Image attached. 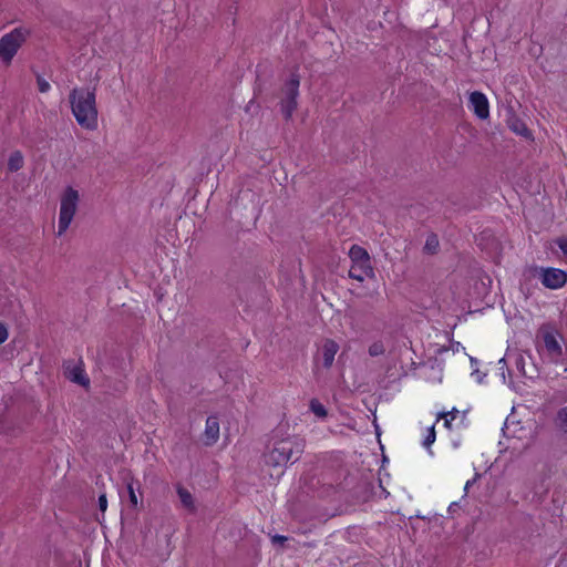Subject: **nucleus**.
<instances>
[{
    "instance_id": "obj_1",
    "label": "nucleus",
    "mask_w": 567,
    "mask_h": 567,
    "mask_svg": "<svg viewBox=\"0 0 567 567\" xmlns=\"http://www.w3.org/2000/svg\"><path fill=\"white\" fill-rule=\"evenodd\" d=\"M72 113L78 124L85 130L97 127L95 89L92 91L74 87L69 95Z\"/></svg>"
},
{
    "instance_id": "obj_2",
    "label": "nucleus",
    "mask_w": 567,
    "mask_h": 567,
    "mask_svg": "<svg viewBox=\"0 0 567 567\" xmlns=\"http://www.w3.org/2000/svg\"><path fill=\"white\" fill-rule=\"evenodd\" d=\"M305 450V441L298 436H287L272 443L265 454V463L272 467H285L297 462Z\"/></svg>"
},
{
    "instance_id": "obj_3",
    "label": "nucleus",
    "mask_w": 567,
    "mask_h": 567,
    "mask_svg": "<svg viewBox=\"0 0 567 567\" xmlns=\"http://www.w3.org/2000/svg\"><path fill=\"white\" fill-rule=\"evenodd\" d=\"M349 257L352 261L349 270L350 278L362 282L365 277L373 275V268L367 249L359 245H352L349 250Z\"/></svg>"
},
{
    "instance_id": "obj_4",
    "label": "nucleus",
    "mask_w": 567,
    "mask_h": 567,
    "mask_svg": "<svg viewBox=\"0 0 567 567\" xmlns=\"http://www.w3.org/2000/svg\"><path fill=\"white\" fill-rule=\"evenodd\" d=\"M79 202V193L72 187H68L61 198L59 216V236H61L70 226Z\"/></svg>"
},
{
    "instance_id": "obj_5",
    "label": "nucleus",
    "mask_w": 567,
    "mask_h": 567,
    "mask_svg": "<svg viewBox=\"0 0 567 567\" xmlns=\"http://www.w3.org/2000/svg\"><path fill=\"white\" fill-rule=\"evenodd\" d=\"M27 31L16 28L10 33L0 39V58L4 62H10L18 52L21 44L25 41Z\"/></svg>"
},
{
    "instance_id": "obj_6",
    "label": "nucleus",
    "mask_w": 567,
    "mask_h": 567,
    "mask_svg": "<svg viewBox=\"0 0 567 567\" xmlns=\"http://www.w3.org/2000/svg\"><path fill=\"white\" fill-rule=\"evenodd\" d=\"M539 336L543 340V347L539 351L544 352L553 363H559L563 357V348L559 343V333L549 328H542Z\"/></svg>"
},
{
    "instance_id": "obj_7",
    "label": "nucleus",
    "mask_w": 567,
    "mask_h": 567,
    "mask_svg": "<svg viewBox=\"0 0 567 567\" xmlns=\"http://www.w3.org/2000/svg\"><path fill=\"white\" fill-rule=\"evenodd\" d=\"M542 284L548 289H559L567 282V272L558 268L542 269Z\"/></svg>"
},
{
    "instance_id": "obj_8",
    "label": "nucleus",
    "mask_w": 567,
    "mask_h": 567,
    "mask_svg": "<svg viewBox=\"0 0 567 567\" xmlns=\"http://www.w3.org/2000/svg\"><path fill=\"white\" fill-rule=\"evenodd\" d=\"M468 106L481 120H486L489 116L488 100L485 94L480 91H474L470 94Z\"/></svg>"
},
{
    "instance_id": "obj_9",
    "label": "nucleus",
    "mask_w": 567,
    "mask_h": 567,
    "mask_svg": "<svg viewBox=\"0 0 567 567\" xmlns=\"http://www.w3.org/2000/svg\"><path fill=\"white\" fill-rule=\"evenodd\" d=\"M64 375L66 379H69L73 383H76L84 388H89V385H90V379L87 378V375L84 372L82 362H79V363H74L72 361L65 362L64 363Z\"/></svg>"
},
{
    "instance_id": "obj_10",
    "label": "nucleus",
    "mask_w": 567,
    "mask_h": 567,
    "mask_svg": "<svg viewBox=\"0 0 567 567\" xmlns=\"http://www.w3.org/2000/svg\"><path fill=\"white\" fill-rule=\"evenodd\" d=\"M508 128L525 138H532V132L526 124L518 118L514 113H509L506 120Z\"/></svg>"
},
{
    "instance_id": "obj_11",
    "label": "nucleus",
    "mask_w": 567,
    "mask_h": 567,
    "mask_svg": "<svg viewBox=\"0 0 567 567\" xmlns=\"http://www.w3.org/2000/svg\"><path fill=\"white\" fill-rule=\"evenodd\" d=\"M300 76L297 72H292L290 79L286 82L284 87L285 100L297 101L299 95Z\"/></svg>"
},
{
    "instance_id": "obj_12",
    "label": "nucleus",
    "mask_w": 567,
    "mask_h": 567,
    "mask_svg": "<svg viewBox=\"0 0 567 567\" xmlns=\"http://www.w3.org/2000/svg\"><path fill=\"white\" fill-rule=\"evenodd\" d=\"M204 435L206 445H213L217 442L219 437V423L216 416L207 417Z\"/></svg>"
},
{
    "instance_id": "obj_13",
    "label": "nucleus",
    "mask_w": 567,
    "mask_h": 567,
    "mask_svg": "<svg viewBox=\"0 0 567 567\" xmlns=\"http://www.w3.org/2000/svg\"><path fill=\"white\" fill-rule=\"evenodd\" d=\"M339 350V346L333 340H326L322 347V358L324 368H330L333 363L334 355Z\"/></svg>"
},
{
    "instance_id": "obj_14",
    "label": "nucleus",
    "mask_w": 567,
    "mask_h": 567,
    "mask_svg": "<svg viewBox=\"0 0 567 567\" xmlns=\"http://www.w3.org/2000/svg\"><path fill=\"white\" fill-rule=\"evenodd\" d=\"M24 159L20 151H14L10 154L8 159V169L11 173L18 172L23 167Z\"/></svg>"
},
{
    "instance_id": "obj_15",
    "label": "nucleus",
    "mask_w": 567,
    "mask_h": 567,
    "mask_svg": "<svg viewBox=\"0 0 567 567\" xmlns=\"http://www.w3.org/2000/svg\"><path fill=\"white\" fill-rule=\"evenodd\" d=\"M440 241L436 234L432 233L427 236L423 251L427 255H435L439 251Z\"/></svg>"
},
{
    "instance_id": "obj_16",
    "label": "nucleus",
    "mask_w": 567,
    "mask_h": 567,
    "mask_svg": "<svg viewBox=\"0 0 567 567\" xmlns=\"http://www.w3.org/2000/svg\"><path fill=\"white\" fill-rule=\"evenodd\" d=\"M177 494L185 508L189 511L195 509L193 495L186 488L178 486Z\"/></svg>"
},
{
    "instance_id": "obj_17",
    "label": "nucleus",
    "mask_w": 567,
    "mask_h": 567,
    "mask_svg": "<svg viewBox=\"0 0 567 567\" xmlns=\"http://www.w3.org/2000/svg\"><path fill=\"white\" fill-rule=\"evenodd\" d=\"M281 112L286 120L291 118L293 111L297 109V101H290L282 99L280 102Z\"/></svg>"
},
{
    "instance_id": "obj_18",
    "label": "nucleus",
    "mask_w": 567,
    "mask_h": 567,
    "mask_svg": "<svg viewBox=\"0 0 567 567\" xmlns=\"http://www.w3.org/2000/svg\"><path fill=\"white\" fill-rule=\"evenodd\" d=\"M310 410L320 419L326 417L328 414L326 408L323 406V404L320 403L318 399H312L310 401Z\"/></svg>"
},
{
    "instance_id": "obj_19",
    "label": "nucleus",
    "mask_w": 567,
    "mask_h": 567,
    "mask_svg": "<svg viewBox=\"0 0 567 567\" xmlns=\"http://www.w3.org/2000/svg\"><path fill=\"white\" fill-rule=\"evenodd\" d=\"M385 352V347L382 341H375L369 347V354L371 357H379Z\"/></svg>"
},
{
    "instance_id": "obj_20",
    "label": "nucleus",
    "mask_w": 567,
    "mask_h": 567,
    "mask_svg": "<svg viewBox=\"0 0 567 567\" xmlns=\"http://www.w3.org/2000/svg\"><path fill=\"white\" fill-rule=\"evenodd\" d=\"M126 487H127V492H128L130 503L134 508H136L138 505V501H137V496L135 494L133 480L131 482H127Z\"/></svg>"
},
{
    "instance_id": "obj_21",
    "label": "nucleus",
    "mask_w": 567,
    "mask_h": 567,
    "mask_svg": "<svg viewBox=\"0 0 567 567\" xmlns=\"http://www.w3.org/2000/svg\"><path fill=\"white\" fill-rule=\"evenodd\" d=\"M557 420L559 422V426L564 432H567V406L559 410Z\"/></svg>"
},
{
    "instance_id": "obj_22",
    "label": "nucleus",
    "mask_w": 567,
    "mask_h": 567,
    "mask_svg": "<svg viewBox=\"0 0 567 567\" xmlns=\"http://www.w3.org/2000/svg\"><path fill=\"white\" fill-rule=\"evenodd\" d=\"M515 364H516V369L518 370V372L526 377L527 373L525 371V359L522 354H517L516 358H515Z\"/></svg>"
},
{
    "instance_id": "obj_23",
    "label": "nucleus",
    "mask_w": 567,
    "mask_h": 567,
    "mask_svg": "<svg viewBox=\"0 0 567 567\" xmlns=\"http://www.w3.org/2000/svg\"><path fill=\"white\" fill-rule=\"evenodd\" d=\"M38 89L41 93H47L50 90V83L44 80L41 75H37Z\"/></svg>"
},
{
    "instance_id": "obj_24",
    "label": "nucleus",
    "mask_w": 567,
    "mask_h": 567,
    "mask_svg": "<svg viewBox=\"0 0 567 567\" xmlns=\"http://www.w3.org/2000/svg\"><path fill=\"white\" fill-rule=\"evenodd\" d=\"M435 441L434 425L429 429V433L423 441L424 446H430Z\"/></svg>"
},
{
    "instance_id": "obj_25",
    "label": "nucleus",
    "mask_w": 567,
    "mask_h": 567,
    "mask_svg": "<svg viewBox=\"0 0 567 567\" xmlns=\"http://www.w3.org/2000/svg\"><path fill=\"white\" fill-rule=\"evenodd\" d=\"M557 246L563 251L565 256H567V238L566 237H559L556 240Z\"/></svg>"
},
{
    "instance_id": "obj_26",
    "label": "nucleus",
    "mask_w": 567,
    "mask_h": 567,
    "mask_svg": "<svg viewBox=\"0 0 567 567\" xmlns=\"http://www.w3.org/2000/svg\"><path fill=\"white\" fill-rule=\"evenodd\" d=\"M99 508L101 512H105L107 508V498L105 494L99 496Z\"/></svg>"
},
{
    "instance_id": "obj_27",
    "label": "nucleus",
    "mask_w": 567,
    "mask_h": 567,
    "mask_svg": "<svg viewBox=\"0 0 567 567\" xmlns=\"http://www.w3.org/2000/svg\"><path fill=\"white\" fill-rule=\"evenodd\" d=\"M7 339H8V329L2 322H0V344L3 343Z\"/></svg>"
},
{
    "instance_id": "obj_28",
    "label": "nucleus",
    "mask_w": 567,
    "mask_h": 567,
    "mask_svg": "<svg viewBox=\"0 0 567 567\" xmlns=\"http://www.w3.org/2000/svg\"><path fill=\"white\" fill-rule=\"evenodd\" d=\"M287 540V537L286 536H282V535H275L272 537V543L276 544V543H279V544H284L285 542Z\"/></svg>"
},
{
    "instance_id": "obj_29",
    "label": "nucleus",
    "mask_w": 567,
    "mask_h": 567,
    "mask_svg": "<svg viewBox=\"0 0 567 567\" xmlns=\"http://www.w3.org/2000/svg\"><path fill=\"white\" fill-rule=\"evenodd\" d=\"M458 414V410H456L455 408L450 411L449 413H445V414H442V416H447L450 415L451 416V420H454L456 417V415Z\"/></svg>"
},
{
    "instance_id": "obj_30",
    "label": "nucleus",
    "mask_w": 567,
    "mask_h": 567,
    "mask_svg": "<svg viewBox=\"0 0 567 567\" xmlns=\"http://www.w3.org/2000/svg\"><path fill=\"white\" fill-rule=\"evenodd\" d=\"M458 508V503L454 502L449 506V512L454 513Z\"/></svg>"
},
{
    "instance_id": "obj_31",
    "label": "nucleus",
    "mask_w": 567,
    "mask_h": 567,
    "mask_svg": "<svg viewBox=\"0 0 567 567\" xmlns=\"http://www.w3.org/2000/svg\"><path fill=\"white\" fill-rule=\"evenodd\" d=\"M473 484H474V481L470 480L466 482L465 487H464L465 494L467 493L468 488L472 487Z\"/></svg>"
},
{
    "instance_id": "obj_32",
    "label": "nucleus",
    "mask_w": 567,
    "mask_h": 567,
    "mask_svg": "<svg viewBox=\"0 0 567 567\" xmlns=\"http://www.w3.org/2000/svg\"><path fill=\"white\" fill-rule=\"evenodd\" d=\"M480 477H481V474L476 473L472 481H474V483H475Z\"/></svg>"
},
{
    "instance_id": "obj_33",
    "label": "nucleus",
    "mask_w": 567,
    "mask_h": 567,
    "mask_svg": "<svg viewBox=\"0 0 567 567\" xmlns=\"http://www.w3.org/2000/svg\"><path fill=\"white\" fill-rule=\"evenodd\" d=\"M444 424H445V426L450 427L451 426V420L445 419V423Z\"/></svg>"
},
{
    "instance_id": "obj_34",
    "label": "nucleus",
    "mask_w": 567,
    "mask_h": 567,
    "mask_svg": "<svg viewBox=\"0 0 567 567\" xmlns=\"http://www.w3.org/2000/svg\"><path fill=\"white\" fill-rule=\"evenodd\" d=\"M499 364H504V365H505V364H506L505 359H501V360H499Z\"/></svg>"
}]
</instances>
